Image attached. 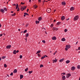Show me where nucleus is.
<instances>
[{
  "mask_svg": "<svg viewBox=\"0 0 80 80\" xmlns=\"http://www.w3.org/2000/svg\"><path fill=\"white\" fill-rule=\"evenodd\" d=\"M33 72V71H28V72L29 73H32Z\"/></svg>",
  "mask_w": 80,
  "mask_h": 80,
  "instance_id": "obj_36",
  "label": "nucleus"
},
{
  "mask_svg": "<svg viewBox=\"0 0 80 80\" xmlns=\"http://www.w3.org/2000/svg\"><path fill=\"white\" fill-rule=\"evenodd\" d=\"M2 59H5V58H6V57L5 56H4L2 57Z\"/></svg>",
  "mask_w": 80,
  "mask_h": 80,
  "instance_id": "obj_25",
  "label": "nucleus"
},
{
  "mask_svg": "<svg viewBox=\"0 0 80 80\" xmlns=\"http://www.w3.org/2000/svg\"><path fill=\"white\" fill-rule=\"evenodd\" d=\"M0 11L1 12H2V13H4L5 12V11H4V10L3 9H0Z\"/></svg>",
  "mask_w": 80,
  "mask_h": 80,
  "instance_id": "obj_13",
  "label": "nucleus"
},
{
  "mask_svg": "<svg viewBox=\"0 0 80 80\" xmlns=\"http://www.w3.org/2000/svg\"><path fill=\"white\" fill-rule=\"evenodd\" d=\"M12 5H13V6H17V5H16V4H12Z\"/></svg>",
  "mask_w": 80,
  "mask_h": 80,
  "instance_id": "obj_51",
  "label": "nucleus"
},
{
  "mask_svg": "<svg viewBox=\"0 0 80 80\" xmlns=\"http://www.w3.org/2000/svg\"><path fill=\"white\" fill-rule=\"evenodd\" d=\"M55 28H55V27H53V29H54V30H55Z\"/></svg>",
  "mask_w": 80,
  "mask_h": 80,
  "instance_id": "obj_59",
  "label": "nucleus"
},
{
  "mask_svg": "<svg viewBox=\"0 0 80 80\" xmlns=\"http://www.w3.org/2000/svg\"><path fill=\"white\" fill-rule=\"evenodd\" d=\"M61 20H64L65 19V17L64 16H62L61 17Z\"/></svg>",
  "mask_w": 80,
  "mask_h": 80,
  "instance_id": "obj_7",
  "label": "nucleus"
},
{
  "mask_svg": "<svg viewBox=\"0 0 80 80\" xmlns=\"http://www.w3.org/2000/svg\"><path fill=\"white\" fill-rule=\"evenodd\" d=\"M57 51H56L54 53H53V55H55V54H56V53H57Z\"/></svg>",
  "mask_w": 80,
  "mask_h": 80,
  "instance_id": "obj_31",
  "label": "nucleus"
},
{
  "mask_svg": "<svg viewBox=\"0 0 80 80\" xmlns=\"http://www.w3.org/2000/svg\"><path fill=\"white\" fill-rule=\"evenodd\" d=\"M11 45H8L6 47V48L8 49H10L11 48Z\"/></svg>",
  "mask_w": 80,
  "mask_h": 80,
  "instance_id": "obj_10",
  "label": "nucleus"
},
{
  "mask_svg": "<svg viewBox=\"0 0 80 80\" xmlns=\"http://www.w3.org/2000/svg\"><path fill=\"white\" fill-rule=\"evenodd\" d=\"M4 10H5V11H7V8H5L4 9Z\"/></svg>",
  "mask_w": 80,
  "mask_h": 80,
  "instance_id": "obj_39",
  "label": "nucleus"
},
{
  "mask_svg": "<svg viewBox=\"0 0 80 80\" xmlns=\"http://www.w3.org/2000/svg\"><path fill=\"white\" fill-rule=\"evenodd\" d=\"M2 35H3V34H0V37L2 36Z\"/></svg>",
  "mask_w": 80,
  "mask_h": 80,
  "instance_id": "obj_54",
  "label": "nucleus"
},
{
  "mask_svg": "<svg viewBox=\"0 0 80 80\" xmlns=\"http://www.w3.org/2000/svg\"><path fill=\"white\" fill-rule=\"evenodd\" d=\"M40 68H42V67H43V64H41L40 66Z\"/></svg>",
  "mask_w": 80,
  "mask_h": 80,
  "instance_id": "obj_27",
  "label": "nucleus"
},
{
  "mask_svg": "<svg viewBox=\"0 0 80 80\" xmlns=\"http://www.w3.org/2000/svg\"><path fill=\"white\" fill-rule=\"evenodd\" d=\"M70 61L69 60H68L66 61V63L67 64H68V63H70Z\"/></svg>",
  "mask_w": 80,
  "mask_h": 80,
  "instance_id": "obj_17",
  "label": "nucleus"
},
{
  "mask_svg": "<svg viewBox=\"0 0 80 80\" xmlns=\"http://www.w3.org/2000/svg\"><path fill=\"white\" fill-rule=\"evenodd\" d=\"M60 23H61V22H57V24L58 25H59L60 24Z\"/></svg>",
  "mask_w": 80,
  "mask_h": 80,
  "instance_id": "obj_30",
  "label": "nucleus"
},
{
  "mask_svg": "<svg viewBox=\"0 0 80 80\" xmlns=\"http://www.w3.org/2000/svg\"><path fill=\"white\" fill-rule=\"evenodd\" d=\"M47 12L48 13H50L51 12V9L50 8H48L47 10Z\"/></svg>",
  "mask_w": 80,
  "mask_h": 80,
  "instance_id": "obj_5",
  "label": "nucleus"
},
{
  "mask_svg": "<svg viewBox=\"0 0 80 80\" xmlns=\"http://www.w3.org/2000/svg\"><path fill=\"white\" fill-rule=\"evenodd\" d=\"M23 75H20V79H22L23 78Z\"/></svg>",
  "mask_w": 80,
  "mask_h": 80,
  "instance_id": "obj_21",
  "label": "nucleus"
},
{
  "mask_svg": "<svg viewBox=\"0 0 80 80\" xmlns=\"http://www.w3.org/2000/svg\"><path fill=\"white\" fill-rule=\"evenodd\" d=\"M52 40H57V37L55 36H54L52 38Z\"/></svg>",
  "mask_w": 80,
  "mask_h": 80,
  "instance_id": "obj_8",
  "label": "nucleus"
},
{
  "mask_svg": "<svg viewBox=\"0 0 80 80\" xmlns=\"http://www.w3.org/2000/svg\"><path fill=\"white\" fill-rule=\"evenodd\" d=\"M26 8H27L26 6H24V8H23V7L22 6L21 10V11H23V10H25V9H26Z\"/></svg>",
  "mask_w": 80,
  "mask_h": 80,
  "instance_id": "obj_2",
  "label": "nucleus"
},
{
  "mask_svg": "<svg viewBox=\"0 0 80 80\" xmlns=\"http://www.w3.org/2000/svg\"><path fill=\"white\" fill-rule=\"evenodd\" d=\"M27 30H24L23 32L24 33H27Z\"/></svg>",
  "mask_w": 80,
  "mask_h": 80,
  "instance_id": "obj_32",
  "label": "nucleus"
},
{
  "mask_svg": "<svg viewBox=\"0 0 80 80\" xmlns=\"http://www.w3.org/2000/svg\"><path fill=\"white\" fill-rule=\"evenodd\" d=\"M78 50H80V47H78Z\"/></svg>",
  "mask_w": 80,
  "mask_h": 80,
  "instance_id": "obj_55",
  "label": "nucleus"
},
{
  "mask_svg": "<svg viewBox=\"0 0 80 80\" xmlns=\"http://www.w3.org/2000/svg\"><path fill=\"white\" fill-rule=\"evenodd\" d=\"M41 52V51L40 50H39L36 53V54H37V53H40Z\"/></svg>",
  "mask_w": 80,
  "mask_h": 80,
  "instance_id": "obj_23",
  "label": "nucleus"
},
{
  "mask_svg": "<svg viewBox=\"0 0 80 80\" xmlns=\"http://www.w3.org/2000/svg\"><path fill=\"white\" fill-rule=\"evenodd\" d=\"M62 75L63 74V75H65L66 74L65 73V72H63L62 73Z\"/></svg>",
  "mask_w": 80,
  "mask_h": 80,
  "instance_id": "obj_47",
  "label": "nucleus"
},
{
  "mask_svg": "<svg viewBox=\"0 0 80 80\" xmlns=\"http://www.w3.org/2000/svg\"><path fill=\"white\" fill-rule=\"evenodd\" d=\"M75 68H76L74 66H72L71 68V70L73 71V70H75Z\"/></svg>",
  "mask_w": 80,
  "mask_h": 80,
  "instance_id": "obj_9",
  "label": "nucleus"
},
{
  "mask_svg": "<svg viewBox=\"0 0 80 80\" xmlns=\"http://www.w3.org/2000/svg\"><path fill=\"white\" fill-rule=\"evenodd\" d=\"M33 7L34 8H35V9H36V8H37V7H38V6L37 5H34Z\"/></svg>",
  "mask_w": 80,
  "mask_h": 80,
  "instance_id": "obj_18",
  "label": "nucleus"
},
{
  "mask_svg": "<svg viewBox=\"0 0 80 80\" xmlns=\"http://www.w3.org/2000/svg\"><path fill=\"white\" fill-rule=\"evenodd\" d=\"M77 68H78V69H80V66L78 65L77 67Z\"/></svg>",
  "mask_w": 80,
  "mask_h": 80,
  "instance_id": "obj_28",
  "label": "nucleus"
},
{
  "mask_svg": "<svg viewBox=\"0 0 80 80\" xmlns=\"http://www.w3.org/2000/svg\"><path fill=\"white\" fill-rule=\"evenodd\" d=\"M58 30V28H55V30L57 31V30Z\"/></svg>",
  "mask_w": 80,
  "mask_h": 80,
  "instance_id": "obj_48",
  "label": "nucleus"
},
{
  "mask_svg": "<svg viewBox=\"0 0 80 80\" xmlns=\"http://www.w3.org/2000/svg\"><path fill=\"white\" fill-rule=\"evenodd\" d=\"M69 19H70V18H68V19H66V20H67V21H68V20H69Z\"/></svg>",
  "mask_w": 80,
  "mask_h": 80,
  "instance_id": "obj_62",
  "label": "nucleus"
},
{
  "mask_svg": "<svg viewBox=\"0 0 80 80\" xmlns=\"http://www.w3.org/2000/svg\"><path fill=\"white\" fill-rule=\"evenodd\" d=\"M40 23V21H36V24H37V23Z\"/></svg>",
  "mask_w": 80,
  "mask_h": 80,
  "instance_id": "obj_26",
  "label": "nucleus"
},
{
  "mask_svg": "<svg viewBox=\"0 0 80 80\" xmlns=\"http://www.w3.org/2000/svg\"><path fill=\"white\" fill-rule=\"evenodd\" d=\"M19 10H20V9H19V8H18V9L17 10V11L18 12L19 11Z\"/></svg>",
  "mask_w": 80,
  "mask_h": 80,
  "instance_id": "obj_46",
  "label": "nucleus"
},
{
  "mask_svg": "<svg viewBox=\"0 0 80 80\" xmlns=\"http://www.w3.org/2000/svg\"><path fill=\"white\" fill-rule=\"evenodd\" d=\"M2 60V58L1 57H0V62Z\"/></svg>",
  "mask_w": 80,
  "mask_h": 80,
  "instance_id": "obj_58",
  "label": "nucleus"
},
{
  "mask_svg": "<svg viewBox=\"0 0 80 80\" xmlns=\"http://www.w3.org/2000/svg\"><path fill=\"white\" fill-rule=\"evenodd\" d=\"M38 2H39V3H41V2H42V0H38Z\"/></svg>",
  "mask_w": 80,
  "mask_h": 80,
  "instance_id": "obj_50",
  "label": "nucleus"
},
{
  "mask_svg": "<svg viewBox=\"0 0 80 80\" xmlns=\"http://www.w3.org/2000/svg\"><path fill=\"white\" fill-rule=\"evenodd\" d=\"M17 69H15L13 72V73H17Z\"/></svg>",
  "mask_w": 80,
  "mask_h": 80,
  "instance_id": "obj_19",
  "label": "nucleus"
},
{
  "mask_svg": "<svg viewBox=\"0 0 80 80\" xmlns=\"http://www.w3.org/2000/svg\"><path fill=\"white\" fill-rule=\"evenodd\" d=\"M19 52V51L17 50L16 51V53H18Z\"/></svg>",
  "mask_w": 80,
  "mask_h": 80,
  "instance_id": "obj_53",
  "label": "nucleus"
},
{
  "mask_svg": "<svg viewBox=\"0 0 80 80\" xmlns=\"http://www.w3.org/2000/svg\"><path fill=\"white\" fill-rule=\"evenodd\" d=\"M20 58H22V55H20L19 56Z\"/></svg>",
  "mask_w": 80,
  "mask_h": 80,
  "instance_id": "obj_41",
  "label": "nucleus"
},
{
  "mask_svg": "<svg viewBox=\"0 0 80 80\" xmlns=\"http://www.w3.org/2000/svg\"><path fill=\"white\" fill-rule=\"evenodd\" d=\"M29 11V9H28L27 10V12H28Z\"/></svg>",
  "mask_w": 80,
  "mask_h": 80,
  "instance_id": "obj_57",
  "label": "nucleus"
},
{
  "mask_svg": "<svg viewBox=\"0 0 80 80\" xmlns=\"http://www.w3.org/2000/svg\"><path fill=\"white\" fill-rule=\"evenodd\" d=\"M11 13H13V11H11Z\"/></svg>",
  "mask_w": 80,
  "mask_h": 80,
  "instance_id": "obj_63",
  "label": "nucleus"
},
{
  "mask_svg": "<svg viewBox=\"0 0 80 80\" xmlns=\"http://www.w3.org/2000/svg\"><path fill=\"white\" fill-rule=\"evenodd\" d=\"M71 74L70 73H68L66 75V78H68L70 77H71Z\"/></svg>",
  "mask_w": 80,
  "mask_h": 80,
  "instance_id": "obj_3",
  "label": "nucleus"
},
{
  "mask_svg": "<svg viewBox=\"0 0 80 80\" xmlns=\"http://www.w3.org/2000/svg\"><path fill=\"white\" fill-rule=\"evenodd\" d=\"M16 9H17V8H18V6H16Z\"/></svg>",
  "mask_w": 80,
  "mask_h": 80,
  "instance_id": "obj_52",
  "label": "nucleus"
},
{
  "mask_svg": "<svg viewBox=\"0 0 80 80\" xmlns=\"http://www.w3.org/2000/svg\"><path fill=\"white\" fill-rule=\"evenodd\" d=\"M75 10V8L73 7H72L70 9V11H73V10Z\"/></svg>",
  "mask_w": 80,
  "mask_h": 80,
  "instance_id": "obj_6",
  "label": "nucleus"
},
{
  "mask_svg": "<svg viewBox=\"0 0 80 80\" xmlns=\"http://www.w3.org/2000/svg\"><path fill=\"white\" fill-rule=\"evenodd\" d=\"M24 14L25 15H28V13L24 12Z\"/></svg>",
  "mask_w": 80,
  "mask_h": 80,
  "instance_id": "obj_33",
  "label": "nucleus"
},
{
  "mask_svg": "<svg viewBox=\"0 0 80 80\" xmlns=\"http://www.w3.org/2000/svg\"><path fill=\"white\" fill-rule=\"evenodd\" d=\"M42 19V18L41 17H40L38 18V20L39 21H41Z\"/></svg>",
  "mask_w": 80,
  "mask_h": 80,
  "instance_id": "obj_20",
  "label": "nucleus"
},
{
  "mask_svg": "<svg viewBox=\"0 0 80 80\" xmlns=\"http://www.w3.org/2000/svg\"><path fill=\"white\" fill-rule=\"evenodd\" d=\"M4 67H5V68H6V67H7V66L6 64H5L4 65Z\"/></svg>",
  "mask_w": 80,
  "mask_h": 80,
  "instance_id": "obj_29",
  "label": "nucleus"
},
{
  "mask_svg": "<svg viewBox=\"0 0 80 80\" xmlns=\"http://www.w3.org/2000/svg\"><path fill=\"white\" fill-rule=\"evenodd\" d=\"M67 31H68V30H67V29H65V30H64V32H67Z\"/></svg>",
  "mask_w": 80,
  "mask_h": 80,
  "instance_id": "obj_38",
  "label": "nucleus"
},
{
  "mask_svg": "<svg viewBox=\"0 0 80 80\" xmlns=\"http://www.w3.org/2000/svg\"><path fill=\"white\" fill-rule=\"evenodd\" d=\"M65 40H66V39H65L64 38H63L61 39V41H62V42H65Z\"/></svg>",
  "mask_w": 80,
  "mask_h": 80,
  "instance_id": "obj_16",
  "label": "nucleus"
},
{
  "mask_svg": "<svg viewBox=\"0 0 80 80\" xmlns=\"http://www.w3.org/2000/svg\"><path fill=\"white\" fill-rule=\"evenodd\" d=\"M28 24H27L26 25V27H27L28 26Z\"/></svg>",
  "mask_w": 80,
  "mask_h": 80,
  "instance_id": "obj_49",
  "label": "nucleus"
},
{
  "mask_svg": "<svg viewBox=\"0 0 80 80\" xmlns=\"http://www.w3.org/2000/svg\"><path fill=\"white\" fill-rule=\"evenodd\" d=\"M7 77H9V75H8V74L7 75Z\"/></svg>",
  "mask_w": 80,
  "mask_h": 80,
  "instance_id": "obj_64",
  "label": "nucleus"
},
{
  "mask_svg": "<svg viewBox=\"0 0 80 80\" xmlns=\"http://www.w3.org/2000/svg\"><path fill=\"white\" fill-rule=\"evenodd\" d=\"M79 18V16L78 15L76 16L73 18V20L74 21H77L78 20Z\"/></svg>",
  "mask_w": 80,
  "mask_h": 80,
  "instance_id": "obj_1",
  "label": "nucleus"
},
{
  "mask_svg": "<svg viewBox=\"0 0 80 80\" xmlns=\"http://www.w3.org/2000/svg\"><path fill=\"white\" fill-rule=\"evenodd\" d=\"M23 4H25V2L23 3L22 2H21V5H23Z\"/></svg>",
  "mask_w": 80,
  "mask_h": 80,
  "instance_id": "obj_44",
  "label": "nucleus"
},
{
  "mask_svg": "<svg viewBox=\"0 0 80 80\" xmlns=\"http://www.w3.org/2000/svg\"><path fill=\"white\" fill-rule=\"evenodd\" d=\"M42 43H46L45 41L44 40H42Z\"/></svg>",
  "mask_w": 80,
  "mask_h": 80,
  "instance_id": "obj_34",
  "label": "nucleus"
},
{
  "mask_svg": "<svg viewBox=\"0 0 80 80\" xmlns=\"http://www.w3.org/2000/svg\"><path fill=\"white\" fill-rule=\"evenodd\" d=\"M44 57H45H45H47V56L46 55H45V56H44Z\"/></svg>",
  "mask_w": 80,
  "mask_h": 80,
  "instance_id": "obj_60",
  "label": "nucleus"
},
{
  "mask_svg": "<svg viewBox=\"0 0 80 80\" xmlns=\"http://www.w3.org/2000/svg\"><path fill=\"white\" fill-rule=\"evenodd\" d=\"M16 50H14L13 51V54H14L15 55L16 54Z\"/></svg>",
  "mask_w": 80,
  "mask_h": 80,
  "instance_id": "obj_24",
  "label": "nucleus"
},
{
  "mask_svg": "<svg viewBox=\"0 0 80 80\" xmlns=\"http://www.w3.org/2000/svg\"><path fill=\"white\" fill-rule=\"evenodd\" d=\"M10 75H11V76H12V75H13V73L12 72L11 73Z\"/></svg>",
  "mask_w": 80,
  "mask_h": 80,
  "instance_id": "obj_45",
  "label": "nucleus"
},
{
  "mask_svg": "<svg viewBox=\"0 0 80 80\" xmlns=\"http://www.w3.org/2000/svg\"><path fill=\"white\" fill-rule=\"evenodd\" d=\"M45 58V56H43V57H42L41 58V60H43V59L44 58Z\"/></svg>",
  "mask_w": 80,
  "mask_h": 80,
  "instance_id": "obj_37",
  "label": "nucleus"
},
{
  "mask_svg": "<svg viewBox=\"0 0 80 80\" xmlns=\"http://www.w3.org/2000/svg\"><path fill=\"white\" fill-rule=\"evenodd\" d=\"M29 36V34L28 33H27L26 34L25 37H26V38H27V37H28Z\"/></svg>",
  "mask_w": 80,
  "mask_h": 80,
  "instance_id": "obj_22",
  "label": "nucleus"
},
{
  "mask_svg": "<svg viewBox=\"0 0 80 80\" xmlns=\"http://www.w3.org/2000/svg\"><path fill=\"white\" fill-rule=\"evenodd\" d=\"M62 5L65 6L66 5V2H62Z\"/></svg>",
  "mask_w": 80,
  "mask_h": 80,
  "instance_id": "obj_11",
  "label": "nucleus"
},
{
  "mask_svg": "<svg viewBox=\"0 0 80 80\" xmlns=\"http://www.w3.org/2000/svg\"><path fill=\"white\" fill-rule=\"evenodd\" d=\"M65 60V58H63L61 59H60L59 61V62H63V60Z\"/></svg>",
  "mask_w": 80,
  "mask_h": 80,
  "instance_id": "obj_14",
  "label": "nucleus"
},
{
  "mask_svg": "<svg viewBox=\"0 0 80 80\" xmlns=\"http://www.w3.org/2000/svg\"><path fill=\"white\" fill-rule=\"evenodd\" d=\"M62 80H65L66 78L65 77V76H63V75H62Z\"/></svg>",
  "mask_w": 80,
  "mask_h": 80,
  "instance_id": "obj_15",
  "label": "nucleus"
},
{
  "mask_svg": "<svg viewBox=\"0 0 80 80\" xmlns=\"http://www.w3.org/2000/svg\"><path fill=\"white\" fill-rule=\"evenodd\" d=\"M38 57H40V55L39 54H38Z\"/></svg>",
  "mask_w": 80,
  "mask_h": 80,
  "instance_id": "obj_56",
  "label": "nucleus"
},
{
  "mask_svg": "<svg viewBox=\"0 0 80 80\" xmlns=\"http://www.w3.org/2000/svg\"><path fill=\"white\" fill-rule=\"evenodd\" d=\"M68 48H65V50L66 51H67V50H68Z\"/></svg>",
  "mask_w": 80,
  "mask_h": 80,
  "instance_id": "obj_43",
  "label": "nucleus"
},
{
  "mask_svg": "<svg viewBox=\"0 0 80 80\" xmlns=\"http://www.w3.org/2000/svg\"><path fill=\"white\" fill-rule=\"evenodd\" d=\"M28 68L25 69V72H27V71H28Z\"/></svg>",
  "mask_w": 80,
  "mask_h": 80,
  "instance_id": "obj_35",
  "label": "nucleus"
},
{
  "mask_svg": "<svg viewBox=\"0 0 80 80\" xmlns=\"http://www.w3.org/2000/svg\"><path fill=\"white\" fill-rule=\"evenodd\" d=\"M78 42L77 41V42H76V45H77V43H78Z\"/></svg>",
  "mask_w": 80,
  "mask_h": 80,
  "instance_id": "obj_61",
  "label": "nucleus"
},
{
  "mask_svg": "<svg viewBox=\"0 0 80 80\" xmlns=\"http://www.w3.org/2000/svg\"><path fill=\"white\" fill-rule=\"evenodd\" d=\"M53 24H52L51 25L50 27L52 28V27H53Z\"/></svg>",
  "mask_w": 80,
  "mask_h": 80,
  "instance_id": "obj_40",
  "label": "nucleus"
},
{
  "mask_svg": "<svg viewBox=\"0 0 80 80\" xmlns=\"http://www.w3.org/2000/svg\"><path fill=\"white\" fill-rule=\"evenodd\" d=\"M52 62L53 63H56L57 62V60L56 59V58H55V60H53Z\"/></svg>",
  "mask_w": 80,
  "mask_h": 80,
  "instance_id": "obj_12",
  "label": "nucleus"
},
{
  "mask_svg": "<svg viewBox=\"0 0 80 80\" xmlns=\"http://www.w3.org/2000/svg\"><path fill=\"white\" fill-rule=\"evenodd\" d=\"M66 48H67L68 49H69V48H71V46L70 45H67L66 46Z\"/></svg>",
  "mask_w": 80,
  "mask_h": 80,
  "instance_id": "obj_4",
  "label": "nucleus"
},
{
  "mask_svg": "<svg viewBox=\"0 0 80 80\" xmlns=\"http://www.w3.org/2000/svg\"><path fill=\"white\" fill-rule=\"evenodd\" d=\"M15 13H14L12 14V16H15Z\"/></svg>",
  "mask_w": 80,
  "mask_h": 80,
  "instance_id": "obj_42",
  "label": "nucleus"
}]
</instances>
